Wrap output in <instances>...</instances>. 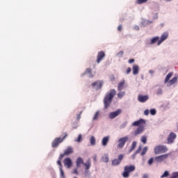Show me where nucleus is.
Segmentation results:
<instances>
[{"label":"nucleus","mask_w":178,"mask_h":178,"mask_svg":"<svg viewBox=\"0 0 178 178\" xmlns=\"http://www.w3.org/2000/svg\"><path fill=\"white\" fill-rule=\"evenodd\" d=\"M115 95H116V90L115 89H111L109 92L106 93L104 99V109H108L111 106Z\"/></svg>","instance_id":"nucleus-1"},{"label":"nucleus","mask_w":178,"mask_h":178,"mask_svg":"<svg viewBox=\"0 0 178 178\" xmlns=\"http://www.w3.org/2000/svg\"><path fill=\"white\" fill-rule=\"evenodd\" d=\"M154 154L158 155L159 154H165V152H168V147L166 145H158L154 147Z\"/></svg>","instance_id":"nucleus-2"},{"label":"nucleus","mask_w":178,"mask_h":178,"mask_svg":"<svg viewBox=\"0 0 178 178\" xmlns=\"http://www.w3.org/2000/svg\"><path fill=\"white\" fill-rule=\"evenodd\" d=\"M124 172L122 173L123 177L127 178L130 176V172H134L136 170V166L134 165H129L125 166L124 168Z\"/></svg>","instance_id":"nucleus-3"},{"label":"nucleus","mask_w":178,"mask_h":178,"mask_svg":"<svg viewBox=\"0 0 178 178\" xmlns=\"http://www.w3.org/2000/svg\"><path fill=\"white\" fill-rule=\"evenodd\" d=\"M65 137H67V134H65V136L63 137L56 138L51 143L52 147L56 148V147H58V145H59V144H60V143H62L65 140Z\"/></svg>","instance_id":"nucleus-4"},{"label":"nucleus","mask_w":178,"mask_h":178,"mask_svg":"<svg viewBox=\"0 0 178 178\" xmlns=\"http://www.w3.org/2000/svg\"><path fill=\"white\" fill-rule=\"evenodd\" d=\"M123 158H124V154H120L118 156V159H115L112 160L111 165L112 166H119L120 163H122V161H123Z\"/></svg>","instance_id":"nucleus-5"},{"label":"nucleus","mask_w":178,"mask_h":178,"mask_svg":"<svg viewBox=\"0 0 178 178\" xmlns=\"http://www.w3.org/2000/svg\"><path fill=\"white\" fill-rule=\"evenodd\" d=\"M127 140H129L128 136H124L123 138H120L118 140V145H117L118 148H123V147H124V145L126 144V143H127Z\"/></svg>","instance_id":"nucleus-6"},{"label":"nucleus","mask_w":178,"mask_h":178,"mask_svg":"<svg viewBox=\"0 0 178 178\" xmlns=\"http://www.w3.org/2000/svg\"><path fill=\"white\" fill-rule=\"evenodd\" d=\"M102 86H104V81H97L92 83V88H94V90H96V91H98V90H101V88H102Z\"/></svg>","instance_id":"nucleus-7"},{"label":"nucleus","mask_w":178,"mask_h":178,"mask_svg":"<svg viewBox=\"0 0 178 178\" xmlns=\"http://www.w3.org/2000/svg\"><path fill=\"white\" fill-rule=\"evenodd\" d=\"M159 36H155L152 38H151L150 40H145V44L147 45H154V44H158L159 41Z\"/></svg>","instance_id":"nucleus-8"},{"label":"nucleus","mask_w":178,"mask_h":178,"mask_svg":"<svg viewBox=\"0 0 178 178\" xmlns=\"http://www.w3.org/2000/svg\"><path fill=\"white\" fill-rule=\"evenodd\" d=\"M168 37H169V33L168 32H164L161 34V38H159V40L157 43V45L159 46L163 41H166L168 40Z\"/></svg>","instance_id":"nucleus-9"},{"label":"nucleus","mask_w":178,"mask_h":178,"mask_svg":"<svg viewBox=\"0 0 178 178\" xmlns=\"http://www.w3.org/2000/svg\"><path fill=\"white\" fill-rule=\"evenodd\" d=\"M122 113V109H118L115 111L111 112L108 115L109 119H115V118H118L119 115Z\"/></svg>","instance_id":"nucleus-10"},{"label":"nucleus","mask_w":178,"mask_h":178,"mask_svg":"<svg viewBox=\"0 0 178 178\" xmlns=\"http://www.w3.org/2000/svg\"><path fill=\"white\" fill-rule=\"evenodd\" d=\"M176 137V134L171 132L167 138L168 144H173Z\"/></svg>","instance_id":"nucleus-11"},{"label":"nucleus","mask_w":178,"mask_h":178,"mask_svg":"<svg viewBox=\"0 0 178 178\" xmlns=\"http://www.w3.org/2000/svg\"><path fill=\"white\" fill-rule=\"evenodd\" d=\"M149 99V96L148 95H139L138 96V101L141 103L147 102Z\"/></svg>","instance_id":"nucleus-12"},{"label":"nucleus","mask_w":178,"mask_h":178,"mask_svg":"<svg viewBox=\"0 0 178 178\" xmlns=\"http://www.w3.org/2000/svg\"><path fill=\"white\" fill-rule=\"evenodd\" d=\"M168 156H169V154H168L157 156L155 157V161L156 162H163V161H165Z\"/></svg>","instance_id":"nucleus-13"},{"label":"nucleus","mask_w":178,"mask_h":178,"mask_svg":"<svg viewBox=\"0 0 178 178\" xmlns=\"http://www.w3.org/2000/svg\"><path fill=\"white\" fill-rule=\"evenodd\" d=\"M104 58H105V52H104V51H99L98 54H97V63H98V64L101 63V61Z\"/></svg>","instance_id":"nucleus-14"},{"label":"nucleus","mask_w":178,"mask_h":178,"mask_svg":"<svg viewBox=\"0 0 178 178\" xmlns=\"http://www.w3.org/2000/svg\"><path fill=\"white\" fill-rule=\"evenodd\" d=\"M110 138L111 137L109 136L104 137L102 140V145H103V147H106L109 143Z\"/></svg>","instance_id":"nucleus-15"},{"label":"nucleus","mask_w":178,"mask_h":178,"mask_svg":"<svg viewBox=\"0 0 178 178\" xmlns=\"http://www.w3.org/2000/svg\"><path fill=\"white\" fill-rule=\"evenodd\" d=\"M140 124H145V120L143 118H140L139 120L135 121L132 123V126L134 127L140 126Z\"/></svg>","instance_id":"nucleus-16"},{"label":"nucleus","mask_w":178,"mask_h":178,"mask_svg":"<svg viewBox=\"0 0 178 178\" xmlns=\"http://www.w3.org/2000/svg\"><path fill=\"white\" fill-rule=\"evenodd\" d=\"M84 74H88V76L90 79H92V77H94V74H92V70H91V68H87L86 72L82 74L81 76H84Z\"/></svg>","instance_id":"nucleus-17"},{"label":"nucleus","mask_w":178,"mask_h":178,"mask_svg":"<svg viewBox=\"0 0 178 178\" xmlns=\"http://www.w3.org/2000/svg\"><path fill=\"white\" fill-rule=\"evenodd\" d=\"M81 165H84V160L81 157H79L76 161V166L77 169L81 167Z\"/></svg>","instance_id":"nucleus-18"},{"label":"nucleus","mask_w":178,"mask_h":178,"mask_svg":"<svg viewBox=\"0 0 178 178\" xmlns=\"http://www.w3.org/2000/svg\"><path fill=\"white\" fill-rule=\"evenodd\" d=\"M64 165L65 166H67V168H71L72 163V159H70V158H65L64 159Z\"/></svg>","instance_id":"nucleus-19"},{"label":"nucleus","mask_w":178,"mask_h":178,"mask_svg":"<svg viewBox=\"0 0 178 178\" xmlns=\"http://www.w3.org/2000/svg\"><path fill=\"white\" fill-rule=\"evenodd\" d=\"M175 83H177V76H175L171 80H170L168 83H166V86L167 87H170L173 86V84H175Z\"/></svg>","instance_id":"nucleus-20"},{"label":"nucleus","mask_w":178,"mask_h":178,"mask_svg":"<svg viewBox=\"0 0 178 178\" xmlns=\"http://www.w3.org/2000/svg\"><path fill=\"white\" fill-rule=\"evenodd\" d=\"M143 131H144V127H139L136 129V130H135V131L134 132V134L135 136H137L139 134H141Z\"/></svg>","instance_id":"nucleus-21"},{"label":"nucleus","mask_w":178,"mask_h":178,"mask_svg":"<svg viewBox=\"0 0 178 178\" xmlns=\"http://www.w3.org/2000/svg\"><path fill=\"white\" fill-rule=\"evenodd\" d=\"M133 74L136 76V74H138L140 72V67L137 65H134L132 67Z\"/></svg>","instance_id":"nucleus-22"},{"label":"nucleus","mask_w":178,"mask_h":178,"mask_svg":"<svg viewBox=\"0 0 178 178\" xmlns=\"http://www.w3.org/2000/svg\"><path fill=\"white\" fill-rule=\"evenodd\" d=\"M70 154H73V148L72 147L69 146L65 150L64 155H70Z\"/></svg>","instance_id":"nucleus-23"},{"label":"nucleus","mask_w":178,"mask_h":178,"mask_svg":"<svg viewBox=\"0 0 178 178\" xmlns=\"http://www.w3.org/2000/svg\"><path fill=\"white\" fill-rule=\"evenodd\" d=\"M101 162H104L105 163H108L109 162V156H108V154H104L102 156Z\"/></svg>","instance_id":"nucleus-24"},{"label":"nucleus","mask_w":178,"mask_h":178,"mask_svg":"<svg viewBox=\"0 0 178 178\" xmlns=\"http://www.w3.org/2000/svg\"><path fill=\"white\" fill-rule=\"evenodd\" d=\"M173 76V72H170L168 74V75L165 76V79L164 80V83L167 84L168 81L170 80V78Z\"/></svg>","instance_id":"nucleus-25"},{"label":"nucleus","mask_w":178,"mask_h":178,"mask_svg":"<svg viewBox=\"0 0 178 178\" xmlns=\"http://www.w3.org/2000/svg\"><path fill=\"white\" fill-rule=\"evenodd\" d=\"M124 88V80L120 82L118 85V91H122Z\"/></svg>","instance_id":"nucleus-26"},{"label":"nucleus","mask_w":178,"mask_h":178,"mask_svg":"<svg viewBox=\"0 0 178 178\" xmlns=\"http://www.w3.org/2000/svg\"><path fill=\"white\" fill-rule=\"evenodd\" d=\"M83 165L86 168L85 170H89L90 168H91V163L90 161H88L86 163H83Z\"/></svg>","instance_id":"nucleus-27"},{"label":"nucleus","mask_w":178,"mask_h":178,"mask_svg":"<svg viewBox=\"0 0 178 178\" xmlns=\"http://www.w3.org/2000/svg\"><path fill=\"white\" fill-rule=\"evenodd\" d=\"M90 145H95L96 144V140H95V137L94 136H92L90 138Z\"/></svg>","instance_id":"nucleus-28"},{"label":"nucleus","mask_w":178,"mask_h":178,"mask_svg":"<svg viewBox=\"0 0 178 178\" xmlns=\"http://www.w3.org/2000/svg\"><path fill=\"white\" fill-rule=\"evenodd\" d=\"M60 178H66V175H65V171H63V168H60Z\"/></svg>","instance_id":"nucleus-29"},{"label":"nucleus","mask_w":178,"mask_h":178,"mask_svg":"<svg viewBox=\"0 0 178 178\" xmlns=\"http://www.w3.org/2000/svg\"><path fill=\"white\" fill-rule=\"evenodd\" d=\"M99 116V111H97L94 116H93V118H92V120L95 121V120H98V117Z\"/></svg>","instance_id":"nucleus-30"},{"label":"nucleus","mask_w":178,"mask_h":178,"mask_svg":"<svg viewBox=\"0 0 178 178\" xmlns=\"http://www.w3.org/2000/svg\"><path fill=\"white\" fill-rule=\"evenodd\" d=\"M136 147H137V142L134 141L132 143L131 147L129 149V152H131L134 149V148H136Z\"/></svg>","instance_id":"nucleus-31"},{"label":"nucleus","mask_w":178,"mask_h":178,"mask_svg":"<svg viewBox=\"0 0 178 178\" xmlns=\"http://www.w3.org/2000/svg\"><path fill=\"white\" fill-rule=\"evenodd\" d=\"M148 151V147H145L143 149V150H142V152H141V153H140V155H141V156H144V155L145 154H147V152Z\"/></svg>","instance_id":"nucleus-32"},{"label":"nucleus","mask_w":178,"mask_h":178,"mask_svg":"<svg viewBox=\"0 0 178 178\" xmlns=\"http://www.w3.org/2000/svg\"><path fill=\"white\" fill-rule=\"evenodd\" d=\"M169 175H170V174L169 173V171L165 170V171L163 173V175H161V178L168 177Z\"/></svg>","instance_id":"nucleus-33"},{"label":"nucleus","mask_w":178,"mask_h":178,"mask_svg":"<svg viewBox=\"0 0 178 178\" xmlns=\"http://www.w3.org/2000/svg\"><path fill=\"white\" fill-rule=\"evenodd\" d=\"M148 2V0H136V3H138V5H143V3H145Z\"/></svg>","instance_id":"nucleus-34"},{"label":"nucleus","mask_w":178,"mask_h":178,"mask_svg":"<svg viewBox=\"0 0 178 178\" xmlns=\"http://www.w3.org/2000/svg\"><path fill=\"white\" fill-rule=\"evenodd\" d=\"M126 92H120L118 93V97L120 98V99H122V98H123V97H124Z\"/></svg>","instance_id":"nucleus-35"},{"label":"nucleus","mask_w":178,"mask_h":178,"mask_svg":"<svg viewBox=\"0 0 178 178\" xmlns=\"http://www.w3.org/2000/svg\"><path fill=\"white\" fill-rule=\"evenodd\" d=\"M163 94V90L161 88L156 90V95H162Z\"/></svg>","instance_id":"nucleus-36"},{"label":"nucleus","mask_w":178,"mask_h":178,"mask_svg":"<svg viewBox=\"0 0 178 178\" xmlns=\"http://www.w3.org/2000/svg\"><path fill=\"white\" fill-rule=\"evenodd\" d=\"M124 54V52L123 51H120L116 54V56H118V58H123Z\"/></svg>","instance_id":"nucleus-37"},{"label":"nucleus","mask_w":178,"mask_h":178,"mask_svg":"<svg viewBox=\"0 0 178 178\" xmlns=\"http://www.w3.org/2000/svg\"><path fill=\"white\" fill-rule=\"evenodd\" d=\"M81 138H83V136L81 134H79L77 139H75L74 141L76 143H81Z\"/></svg>","instance_id":"nucleus-38"},{"label":"nucleus","mask_w":178,"mask_h":178,"mask_svg":"<svg viewBox=\"0 0 178 178\" xmlns=\"http://www.w3.org/2000/svg\"><path fill=\"white\" fill-rule=\"evenodd\" d=\"M140 140H141L142 143H143V144H147V136H142Z\"/></svg>","instance_id":"nucleus-39"},{"label":"nucleus","mask_w":178,"mask_h":178,"mask_svg":"<svg viewBox=\"0 0 178 178\" xmlns=\"http://www.w3.org/2000/svg\"><path fill=\"white\" fill-rule=\"evenodd\" d=\"M150 114L152 115V116H154V115H156V110L155 108H152L150 109Z\"/></svg>","instance_id":"nucleus-40"},{"label":"nucleus","mask_w":178,"mask_h":178,"mask_svg":"<svg viewBox=\"0 0 178 178\" xmlns=\"http://www.w3.org/2000/svg\"><path fill=\"white\" fill-rule=\"evenodd\" d=\"M152 163H154V158L152 157L149 159V161H147V164L149 165V166L152 165Z\"/></svg>","instance_id":"nucleus-41"},{"label":"nucleus","mask_w":178,"mask_h":178,"mask_svg":"<svg viewBox=\"0 0 178 178\" xmlns=\"http://www.w3.org/2000/svg\"><path fill=\"white\" fill-rule=\"evenodd\" d=\"M127 126V121L124 122L120 126V129H124Z\"/></svg>","instance_id":"nucleus-42"},{"label":"nucleus","mask_w":178,"mask_h":178,"mask_svg":"<svg viewBox=\"0 0 178 178\" xmlns=\"http://www.w3.org/2000/svg\"><path fill=\"white\" fill-rule=\"evenodd\" d=\"M57 164L59 165V169H63V165H62V161L60 160L57 161Z\"/></svg>","instance_id":"nucleus-43"},{"label":"nucleus","mask_w":178,"mask_h":178,"mask_svg":"<svg viewBox=\"0 0 178 178\" xmlns=\"http://www.w3.org/2000/svg\"><path fill=\"white\" fill-rule=\"evenodd\" d=\"M141 149H143V147L140 145L138 147V149L135 152V153L140 154V152H141Z\"/></svg>","instance_id":"nucleus-44"},{"label":"nucleus","mask_w":178,"mask_h":178,"mask_svg":"<svg viewBox=\"0 0 178 178\" xmlns=\"http://www.w3.org/2000/svg\"><path fill=\"white\" fill-rule=\"evenodd\" d=\"M81 113H83V111H81L79 114L76 115L77 120H79L80 119H81Z\"/></svg>","instance_id":"nucleus-45"},{"label":"nucleus","mask_w":178,"mask_h":178,"mask_svg":"<svg viewBox=\"0 0 178 178\" xmlns=\"http://www.w3.org/2000/svg\"><path fill=\"white\" fill-rule=\"evenodd\" d=\"M84 175L85 177H87V176H90V171L88 170H85Z\"/></svg>","instance_id":"nucleus-46"},{"label":"nucleus","mask_w":178,"mask_h":178,"mask_svg":"<svg viewBox=\"0 0 178 178\" xmlns=\"http://www.w3.org/2000/svg\"><path fill=\"white\" fill-rule=\"evenodd\" d=\"M142 178H149V174L148 173L143 174Z\"/></svg>","instance_id":"nucleus-47"},{"label":"nucleus","mask_w":178,"mask_h":178,"mask_svg":"<svg viewBox=\"0 0 178 178\" xmlns=\"http://www.w3.org/2000/svg\"><path fill=\"white\" fill-rule=\"evenodd\" d=\"M131 73V67H128L126 71V74H130Z\"/></svg>","instance_id":"nucleus-48"},{"label":"nucleus","mask_w":178,"mask_h":178,"mask_svg":"<svg viewBox=\"0 0 178 178\" xmlns=\"http://www.w3.org/2000/svg\"><path fill=\"white\" fill-rule=\"evenodd\" d=\"M144 115L145 116H148V115H149V110H148V109L145 110Z\"/></svg>","instance_id":"nucleus-49"},{"label":"nucleus","mask_w":178,"mask_h":178,"mask_svg":"<svg viewBox=\"0 0 178 178\" xmlns=\"http://www.w3.org/2000/svg\"><path fill=\"white\" fill-rule=\"evenodd\" d=\"M72 173H74V175H79V171H77V168H75L73 170Z\"/></svg>","instance_id":"nucleus-50"},{"label":"nucleus","mask_w":178,"mask_h":178,"mask_svg":"<svg viewBox=\"0 0 178 178\" xmlns=\"http://www.w3.org/2000/svg\"><path fill=\"white\" fill-rule=\"evenodd\" d=\"M65 155H66V154H65V153L60 155V156H59L60 161V159H63V156H65Z\"/></svg>","instance_id":"nucleus-51"},{"label":"nucleus","mask_w":178,"mask_h":178,"mask_svg":"<svg viewBox=\"0 0 178 178\" xmlns=\"http://www.w3.org/2000/svg\"><path fill=\"white\" fill-rule=\"evenodd\" d=\"M149 74H154V73H155V71H154L152 70H149Z\"/></svg>","instance_id":"nucleus-52"},{"label":"nucleus","mask_w":178,"mask_h":178,"mask_svg":"<svg viewBox=\"0 0 178 178\" xmlns=\"http://www.w3.org/2000/svg\"><path fill=\"white\" fill-rule=\"evenodd\" d=\"M153 19H158V14H157V13H156V14L153 16Z\"/></svg>","instance_id":"nucleus-53"},{"label":"nucleus","mask_w":178,"mask_h":178,"mask_svg":"<svg viewBox=\"0 0 178 178\" xmlns=\"http://www.w3.org/2000/svg\"><path fill=\"white\" fill-rule=\"evenodd\" d=\"M135 60L134 59H130L129 60V63H134Z\"/></svg>","instance_id":"nucleus-54"},{"label":"nucleus","mask_w":178,"mask_h":178,"mask_svg":"<svg viewBox=\"0 0 178 178\" xmlns=\"http://www.w3.org/2000/svg\"><path fill=\"white\" fill-rule=\"evenodd\" d=\"M145 22L147 24H152V21L147 20V21H145Z\"/></svg>","instance_id":"nucleus-55"},{"label":"nucleus","mask_w":178,"mask_h":178,"mask_svg":"<svg viewBox=\"0 0 178 178\" xmlns=\"http://www.w3.org/2000/svg\"><path fill=\"white\" fill-rule=\"evenodd\" d=\"M118 31H122V25H119L118 26Z\"/></svg>","instance_id":"nucleus-56"},{"label":"nucleus","mask_w":178,"mask_h":178,"mask_svg":"<svg viewBox=\"0 0 178 178\" xmlns=\"http://www.w3.org/2000/svg\"><path fill=\"white\" fill-rule=\"evenodd\" d=\"M136 155H137V154H136V152L134 154H132V159H136Z\"/></svg>","instance_id":"nucleus-57"},{"label":"nucleus","mask_w":178,"mask_h":178,"mask_svg":"<svg viewBox=\"0 0 178 178\" xmlns=\"http://www.w3.org/2000/svg\"><path fill=\"white\" fill-rule=\"evenodd\" d=\"M134 29L138 31L140 30V27L138 26H134Z\"/></svg>","instance_id":"nucleus-58"},{"label":"nucleus","mask_w":178,"mask_h":178,"mask_svg":"<svg viewBox=\"0 0 178 178\" xmlns=\"http://www.w3.org/2000/svg\"><path fill=\"white\" fill-rule=\"evenodd\" d=\"M93 161H94L95 162H97V155H95V156H93Z\"/></svg>","instance_id":"nucleus-59"},{"label":"nucleus","mask_w":178,"mask_h":178,"mask_svg":"<svg viewBox=\"0 0 178 178\" xmlns=\"http://www.w3.org/2000/svg\"><path fill=\"white\" fill-rule=\"evenodd\" d=\"M165 2H170L172 0H164Z\"/></svg>","instance_id":"nucleus-60"},{"label":"nucleus","mask_w":178,"mask_h":178,"mask_svg":"<svg viewBox=\"0 0 178 178\" xmlns=\"http://www.w3.org/2000/svg\"><path fill=\"white\" fill-rule=\"evenodd\" d=\"M161 27H163L165 26V24H161Z\"/></svg>","instance_id":"nucleus-61"}]
</instances>
